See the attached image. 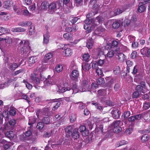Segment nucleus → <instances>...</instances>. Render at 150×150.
<instances>
[{
    "label": "nucleus",
    "mask_w": 150,
    "mask_h": 150,
    "mask_svg": "<svg viewBox=\"0 0 150 150\" xmlns=\"http://www.w3.org/2000/svg\"><path fill=\"white\" fill-rule=\"evenodd\" d=\"M149 139V137L146 135H144L141 137V140L143 142H145L147 141Z\"/></svg>",
    "instance_id": "nucleus-54"
},
{
    "label": "nucleus",
    "mask_w": 150,
    "mask_h": 150,
    "mask_svg": "<svg viewBox=\"0 0 150 150\" xmlns=\"http://www.w3.org/2000/svg\"><path fill=\"white\" fill-rule=\"evenodd\" d=\"M31 0H23V3L25 5H29L32 4Z\"/></svg>",
    "instance_id": "nucleus-59"
},
{
    "label": "nucleus",
    "mask_w": 150,
    "mask_h": 150,
    "mask_svg": "<svg viewBox=\"0 0 150 150\" xmlns=\"http://www.w3.org/2000/svg\"><path fill=\"white\" fill-rule=\"evenodd\" d=\"M123 11V10H122L120 9H117L116 11L115 12L113 11L110 12V15H109V17H112L115 16L122 13Z\"/></svg>",
    "instance_id": "nucleus-22"
},
{
    "label": "nucleus",
    "mask_w": 150,
    "mask_h": 150,
    "mask_svg": "<svg viewBox=\"0 0 150 150\" xmlns=\"http://www.w3.org/2000/svg\"><path fill=\"white\" fill-rule=\"evenodd\" d=\"M19 45L20 48L18 49H20L19 53L21 54H26L30 50L29 42L28 40L21 41Z\"/></svg>",
    "instance_id": "nucleus-3"
},
{
    "label": "nucleus",
    "mask_w": 150,
    "mask_h": 150,
    "mask_svg": "<svg viewBox=\"0 0 150 150\" xmlns=\"http://www.w3.org/2000/svg\"><path fill=\"white\" fill-rule=\"evenodd\" d=\"M70 121L71 122H74L76 119V117L75 115L73 114L70 115Z\"/></svg>",
    "instance_id": "nucleus-58"
},
{
    "label": "nucleus",
    "mask_w": 150,
    "mask_h": 150,
    "mask_svg": "<svg viewBox=\"0 0 150 150\" xmlns=\"http://www.w3.org/2000/svg\"><path fill=\"white\" fill-rule=\"evenodd\" d=\"M115 52L116 56L118 57L117 58L118 59L120 60L124 59V54L119 51H118L117 50H115Z\"/></svg>",
    "instance_id": "nucleus-23"
},
{
    "label": "nucleus",
    "mask_w": 150,
    "mask_h": 150,
    "mask_svg": "<svg viewBox=\"0 0 150 150\" xmlns=\"http://www.w3.org/2000/svg\"><path fill=\"white\" fill-rule=\"evenodd\" d=\"M139 66L136 65L134 67L133 71L132 72V73L133 75H136L138 73H139Z\"/></svg>",
    "instance_id": "nucleus-33"
},
{
    "label": "nucleus",
    "mask_w": 150,
    "mask_h": 150,
    "mask_svg": "<svg viewBox=\"0 0 150 150\" xmlns=\"http://www.w3.org/2000/svg\"><path fill=\"white\" fill-rule=\"evenodd\" d=\"M18 67L16 63H14L11 64L8 67L11 70H14Z\"/></svg>",
    "instance_id": "nucleus-40"
},
{
    "label": "nucleus",
    "mask_w": 150,
    "mask_h": 150,
    "mask_svg": "<svg viewBox=\"0 0 150 150\" xmlns=\"http://www.w3.org/2000/svg\"><path fill=\"white\" fill-rule=\"evenodd\" d=\"M9 112L10 115L13 116L15 115L16 113V109L13 107L10 108Z\"/></svg>",
    "instance_id": "nucleus-41"
},
{
    "label": "nucleus",
    "mask_w": 150,
    "mask_h": 150,
    "mask_svg": "<svg viewBox=\"0 0 150 150\" xmlns=\"http://www.w3.org/2000/svg\"><path fill=\"white\" fill-rule=\"evenodd\" d=\"M16 120L14 119H11L9 122L8 123L6 124L4 126V128L6 129H12L13 127L16 124Z\"/></svg>",
    "instance_id": "nucleus-8"
},
{
    "label": "nucleus",
    "mask_w": 150,
    "mask_h": 150,
    "mask_svg": "<svg viewBox=\"0 0 150 150\" xmlns=\"http://www.w3.org/2000/svg\"><path fill=\"white\" fill-rule=\"evenodd\" d=\"M126 63L127 65V69L128 71V72H129L130 69L129 67L132 66V65L133 63L131 61L129 60H127L126 61Z\"/></svg>",
    "instance_id": "nucleus-52"
},
{
    "label": "nucleus",
    "mask_w": 150,
    "mask_h": 150,
    "mask_svg": "<svg viewBox=\"0 0 150 150\" xmlns=\"http://www.w3.org/2000/svg\"><path fill=\"white\" fill-rule=\"evenodd\" d=\"M106 94V91L104 89L99 90L98 91L97 96L100 97L104 96Z\"/></svg>",
    "instance_id": "nucleus-36"
},
{
    "label": "nucleus",
    "mask_w": 150,
    "mask_h": 150,
    "mask_svg": "<svg viewBox=\"0 0 150 150\" xmlns=\"http://www.w3.org/2000/svg\"><path fill=\"white\" fill-rule=\"evenodd\" d=\"M12 4V2L10 1H5L3 3V7L6 9H9Z\"/></svg>",
    "instance_id": "nucleus-25"
},
{
    "label": "nucleus",
    "mask_w": 150,
    "mask_h": 150,
    "mask_svg": "<svg viewBox=\"0 0 150 150\" xmlns=\"http://www.w3.org/2000/svg\"><path fill=\"white\" fill-rule=\"evenodd\" d=\"M64 38L70 42H72L73 41L72 35L71 33H66L64 34Z\"/></svg>",
    "instance_id": "nucleus-21"
},
{
    "label": "nucleus",
    "mask_w": 150,
    "mask_h": 150,
    "mask_svg": "<svg viewBox=\"0 0 150 150\" xmlns=\"http://www.w3.org/2000/svg\"><path fill=\"white\" fill-rule=\"evenodd\" d=\"M23 71L24 70L23 69H21L19 70L16 71L13 73H12V75L13 76H15L20 73H22L23 72Z\"/></svg>",
    "instance_id": "nucleus-57"
},
{
    "label": "nucleus",
    "mask_w": 150,
    "mask_h": 150,
    "mask_svg": "<svg viewBox=\"0 0 150 150\" xmlns=\"http://www.w3.org/2000/svg\"><path fill=\"white\" fill-rule=\"evenodd\" d=\"M10 32L9 29H6L5 28L1 27V35L2 34H6L7 33H9Z\"/></svg>",
    "instance_id": "nucleus-43"
},
{
    "label": "nucleus",
    "mask_w": 150,
    "mask_h": 150,
    "mask_svg": "<svg viewBox=\"0 0 150 150\" xmlns=\"http://www.w3.org/2000/svg\"><path fill=\"white\" fill-rule=\"evenodd\" d=\"M29 25L30 26L29 28V34L30 35H33L34 34L35 32V27L34 25L32 24V23L31 24Z\"/></svg>",
    "instance_id": "nucleus-32"
},
{
    "label": "nucleus",
    "mask_w": 150,
    "mask_h": 150,
    "mask_svg": "<svg viewBox=\"0 0 150 150\" xmlns=\"http://www.w3.org/2000/svg\"><path fill=\"white\" fill-rule=\"evenodd\" d=\"M23 14L28 17H30L32 16V14L30 13L29 12L27 9H25L23 10Z\"/></svg>",
    "instance_id": "nucleus-48"
},
{
    "label": "nucleus",
    "mask_w": 150,
    "mask_h": 150,
    "mask_svg": "<svg viewBox=\"0 0 150 150\" xmlns=\"http://www.w3.org/2000/svg\"><path fill=\"white\" fill-rule=\"evenodd\" d=\"M28 124L30 125H32L34 124L36 121V119L34 117H29Z\"/></svg>",
    "instance_id": "nucleus-49"
},
{
    "label": "nucleus",
    "mask_w": 150,
    "mask_h": 150,
    "mask_svg": "<svg viewBox=\"0 0 150 150\" xmlns=\"http://www.w3.org/2000/svg\"><path fill=\"white\" fill-rule=\"evenodd\" d=\"M82 57L84 61L88 62L89 60L90 56L88 53H85L83 55Z\"/></svg>",
    "instance_id": "nucleus-44"
},
{
    "label": "nucleus",
    "mask_w": 150,
    "mask_h": 150,
    "mask_svg": "<svg viewBox=\"0 0 150 150\" xmlns=\"http://www.w3.org/2000/svg\"><path fill=\"white\" fill-rule=\"evenodd\" d=\"M48 8V12L50 13H53L57 9L56 4L54 2L50 4H49Z\"/></svg>",
    "instance_id": "nucleus-12"
},
{
    "label": "nucleus",
    "mask_w": 150,
    "mask_h": 150,
    "mask_svg": "<svg viewBox=\"0 0 150 150\" xmlns=\"http://www.w3.org/2000/svg\"><path fill=\"white\" fill-rule=\"evenodd\" d=\"M90 16L88 14L86 16L87 19L85 21L83 25L84 28L86 30V32L87 33L91 32L94 26L98 25L104 21V19L101 16L97 17L93 20L90 18L87 19Z\"/></svg>",
    "instance_id": "nucleus-2"
},
{
    "label": "nucleus",
    "mask_w": 150,
    "mask_h": 150,
    "mask_svg": "<svg viewBox=\"0 0 150 150\" xmlns=\"http://www.w3.org/2000/svg\"><path fill=\"white\" fill-rule=\"evenodd\" d=\"M112 23V20L109 21L107 22H105L104 23V25L107 28H109L111 26Z\"/></svg>",
    "instance_id": "nucleus-53"
},
{
    "label": "nucleus",
    "mask_w": 150,
    "mask_h": 150,
    "mask_svg": "<svg viewBox=\"0 0 150 150\" xmlns=\"http://www.w3.org/2000/svg\"><path fill=\"white\" fill-rule=\"evenodd\" d=\"M50 119L48 117H44L42 120L43 122L46 124H49L50 122Z\"/></svg>",
    "instance_id": "nucleus-61"
},
{
    "label": "nucleus",
    "mask_w": 150,
    "mask_h": 150,
    "mask_svg": "<svg viewBox=\"0 0 150 150\" xmlns=\"http://www.w3.org/2000/svg\"><path fill=\"white\" fill-rule=\"evenodd\" d=\"M128 143V142L126 141H125L124 140H122L119 141L117 142V144H116V146L117 147H118L121 146L126 144H127Z\"/></svg>",
    "instance_id": "nucleus-39"
},
{
    "label": "nucleus",
    "mask_w": 150,
    "mask_h": 150,
    "mask_svg": "<svg viewBox=\"0 0 150 150\" xmlns=\"http://www.w3.org/2000/svg\"><path fill=\"white\" fill-rule=\"evenodd\" d=\"M31 131L29 130L27 131L25 133V137L24 135L21 136V139L23 141H26L30 139V137L32 135Z\"/></svg>",
    "instance_id": "nucleus-9"
},
{
    "label": "nucleus",
    "mask_w": 150,
    "mask_h": 150,
    "mask_svg": "<svg viewBox=\"0 0 150 150\" xmlns=\"http://www.w3.org/2000/svg\"><path fill=\"white\" fill-rule=\"evenodd\" d=\"M73 129V127L71 126H69L66 127L65 128V132L67 137H68L72 135Z\"/></svg>",
    "instance_id": "nucleus-15"
},
{
    "label": "nucleus",
    "mask_w": 150,
    "mask_h": 150,
    "mask_svg": "<svg viewBox=\"0 0 150 150\" xmlns=\"http://www.w3.org/2000/svg\"><path fill=\"white\" fill-rule=\"evenodd\" d=\"M8 108H9L7 106H5L4 107L3 112V115L4 117H8Z\"/></svg>",
    "instance_id": "nucleus-34"
},
{
    "label": "nucleus",
    "mask_w": 150,
    "mask_h": 150,
    "mask_svg": "<svg viewBox=\"0 0 150 150\" xmlns=\"http://www.w3.org/2000/svg\"><path fill=\"white\" fill-rule=\"evenodd\" d=\"M23 82L26 85V87L29 89H31L32 87V85L30 84L29 83L25 80H24Z\"/></svg>",
    "instance_id": "nucleus-63"
},
{
    "label": "nucleus",
    "mask_w": 150,
    "mask_h": 150,
    "mask_svg": "<svg viewBox=\"0 0 150 150\" xmlns=\"http://www.w3.org/2000/svg\"><path fill=\"white\" fill-rule=\"evenodd\" d=\"M97 82L98 85H102L105 83L104 79L102 78H99L97 79Z\"/></svg>",
    "instance_id": "nucleus-50"
},
{
    "label": "nucleus",
    "mask_w": 150,
    "mask_h": 150,
    "mask_svg": "<svg viewBox=\"0 0 150 150\" xmlns=\"http://www.w3.org/2000/svg\"><path fill=\"white\" fill-rule=\"evenodd\" d=\"M62 69L63 67L62 66L59 64L58 65L55 67L56 71L58 72H59L62 71Z\"/></svg>",
    "instance_id": "nucleus-55"
},
{
    "label": "nucleus",
    "mask_w": 150,
    "mask_h": 150,
    "mask_svg": "<svg viewBox=\"0 0 150 150\" xmlns=\"http://www.w3.org/2000/svg\"><path fill=\"white\" fill-rule=\"evenodd\" d=\"M93 124V122L92 120L90 119H88L87 121L86 125H88L89 126V128L91 129H92Z\"/></svg>",
    "instance_id": "nucleus-45"
},
{
    "label": "nucleus",
    "mask_w": 150,
    "mask_h": 150,
    "mask_svg": "<svg viewBox=\"0 0 150 150\" xmlns=\"http://www.w3.org/2000/svg\"><path fill=\"white\" fill-rule=\"evenodd\" d=\"M120 69L119 66H116L113 68V72L115 74H118L120 73Z\"/></svg>",
    "instance_id": "nucleus-42"
},
{
    "label": "nucleus",
    "mask_w": 150,
    "mask_h": 150,
    "mask_svg": "<svg viewBox=\"0 0 150 150\" xmlns=\"http://www.w3.org/2000/svg\"><path fill=\"white\" fill-rule=\"evenodd\" d=\"M72 135L74 139H76L79 138V134L77 129L75 128L74 129Z\"/></svg>",
    "instance_id": "nucleus-29"
},
{
    "label": "nucleus",
    "mask_w": 150,
    "mask_h": 150,
    "mask_svg": "<svg viewBox=\"0 0 150 150\" xmlns=\"http://www.w3.org/2000/svg\"><path fill=\"white\" fill-rule=\"evenodd\" d=\"M79 130L84 137H86L88 134V130L86 129L85 126L84 125L81 126L79 128Z\"/></svg>",
    "instance_id": "nucleus-11"
},
{
    "label": "nucleus",
    "mask_w": 150,
    "mask_h": 150,
    "mask_svg": "<svg viewBox=\"0 0 150 150\" xmlns=\"http://www.w3.org/2000/svg\"><path fill=\"white\" fill-rule=\"evenodd\" d=\"M38 60V59L36 56H34L30 57L28 60V63L29 66H31Z\"/></svg>",
    "instance_id": "nucleus-16"
},
{
    "label": "nucleus",
    "mask_w": 150,
    "mask_h": 150,
    "mask_svg": "<svg viewBox=\"0 0 150 150\" xmlns=\"http://www.w3.org/2000/svg\"><path fill=\"white\" fill-rule=\"evenodd\" d=\"M142 116L144 120L147 119L150 117V113L149 111L142 114Z\"/></svg>",
    "instance_id": "nucleus-37"
},
{
    "label": "nucleus",
    "mask_w": 150,
    "mask_h": 150,
    "mask_svg": "<svg viewBox=\"0 0 150 150\" xmlns=\"http://www.w3.org/2000/svg\"><path fill=\"white\" fill-rule=\"evenodd\" d=\"M53 56V54L51 52L48 53L45 55V59H49L51 58Z\"/></svg>",
    "instance_id": "nucleus-64"
},
{
    "label": "nucleus",
    "mask_w": 150,
    "mask_h": 150,
    "mask_svg": "<svg viewBox=\"0 0 150 150\" xmlns=\"http://www.w3.org/2000/svg\"><path fill=\"white\" fill-rule=\"evenodd\" d=\"M76 30V28H74L73 29L72 28L70 27L66 28L65 29V31L68 32H75Z\"/></svg>",
    "instance_id": "nucleus-56"
},
{
    "label": "nucleus",
    "mask_w": 150,
    "mask_h": 150,
    "mask_svg": "<svg viewBox=\"0 0 150 150\" xmlns=\"http://www.w3.org/2000/svg\"><path fill=\"white\" fill-rule=\"evenodd\" d=\"M141 52L143 55L149 57H150V48L148 49L147 47L144 48L141 50Z\"/></svg>",
    "instance_id": "nucleus-14"
},
{
    "label": "nucleus",
    "mask_w": 150,
    "mask_h": 150,
    "mask_svg": "<svg viewBox=\"0 0 150 150\" xmlns=\"http://www.w3.org/2000/svg\"><path fill=\"white\" fill-rule=\"evenodd\" d=\"M49 33L48 30H46V33L43 35V44H47L49 41Z\"/></svg>",
    "instance_id": "nucleus-17"
},
{
    "label": "nucleus",
    "mask_w": 150,
    "mask_h": 150,
    "mask_svg": "<svg viewBox=\"0 0 150 150\" xmlns=\"http://www.w3.org/2000/svg\"><path fill=\"white\" fill-rule=\"evenodd\" d=\"M67 45H64L63 47H62V49H64L63 53L65 56L69 57L71 56L73 54V52L70 48H67Z\"/></svg>",
    "instance_id": "nucleus-7"
},
{
    "label": "nucleus",
    "mask_w": 150,
    "mask_h": 150,
    "mask_svg": "<svg viewBox=\"0 0 150 150\" xmlns=\"http://www.w3.org/2000/svg\"><path fill=\"white\" fill-rule=\"evenodd\" d=\"M93 43V41L92 38H90L87 40L86 42V47L88 49H91L92 47Z\"/></svg>",
    "instance_id": "nucleus-27"
},
{
    "label": "nucleus",
    "mask_w": 150,
    "mask_h": 150,
    "mask_svg": "<svg viewBox=\"0 0 150 150\" xmlns=\"http://www.w3.org/2000/svg\"><path fill=\"white\" fill-rule=\"evenodd\" d=\"M8 16L7 15L6 13L4 12H1V18L4 20H8Z\"/></svg>",
    "instance_id": "nucleus-46"
},
{
    "label": "nucleus",
    "mask_w": 150,
    "mask_h": 150,
    "mask_svg": "<svg viewBox=\"0 0 150 150\" xmlns=\"http://www.w3.org/2000/svg\"><path fill=\"white\" fill-rule=\"evenodd\" d=\"M44 83L47 86H50L54 84L55 83V82L53 81L52 79H46L44 81Z\"/></svg>",
    "instance_id": "nucleus-30"
},
{
    "label": "nucleus",
    "mask_w": 150,
    "mask_h": 150,
    "mask_svg": "<svg viewBox=\"0 0 150 150\" xmlns=\"http://www.w3.org/2000/svg\"><path fill=\"white\" fill-rule=\"evenodd\" d=\"M112 114L115 119L118 118L120 115L119 110L116 108L113 109L112 112Z\"/></svg>",
    "instance_id": "nucleus-18"
},
{
    "label": "nucleus",
    "mask_w": 150,
    "mask_h": 150,
    "mask_svg": "<svg viewBox=\"0 0 150 150\" xmlns=\"http://www.w3.org/2000/svg\"><path fill=\"white\" fill-rule=\"evenodd\" d=\"M3 145V148L6 149H8L10 146L6 140L2 139L1 140V144Z\"/></svg>",
    "instance_id": "nucleus-26"
},
{
    "label": "nucleus",
    "mask_w": 150,
    "mask_h": 150,
    "mask_svg": "<svg viewBox=\"0 0 150 150\" xmlns=\"http://www.w3.org/2000/svg\"><path fill=\"white\" fill-rule=\"evenodd\" d=\"M121 122L120 120H117L113 123L112 127L113 131L117 133L121 131V127L120 126Z\"/></svg>",
    "instance_id": "nucleus-5"
},
{
    "label": "nucleus",
    "mask_w": 150,
    "mask_h": 150,
    "mask_svg": "<svg viewBox=\"0 0 150 150\" xmlns=\"http://www.w3.org/2000/svg\"><path fill=\"white\" fill-rule=\"evenodd\" d=\"M31 24V22L30 21H23L19 23L18 24V25L23 27H25Z\"/></svg>",
    "instance_id": "nucleus-31"
},
{
    "label": "nucleus",
    "mask_w": 150,
    "mask_h": 150,
    "mask_svg": "<svg viewBox=\"0 0 150 150\" xmlns=\"http://www.w3.org/2000/svg\"><path fill=\"white\" fill-rule=\"evenodd\" d=\"M37 71L35 72L31 75L30 78L32 81L34 83L39 84L40 83L41 79L44 78L41 75V72L37 73Z\"/></svg>",
    "instance_id": "nucleus-4"
},
{
    "label": "nucleus",
    "mask_w": 150,
    "mask_h": 150,
    "mask_svg": "<svg viewBox=\"0 0 150 150\" xmlns=\"http://www.w3.org/2000/svg\"><path fill=\"white\" fill-rule=\"evenodd\" d=\"M91 104L95 105L97 109L101 110L103 109V107L99 105L98 103H97L93 102L91 103Z\"/></svg>",
    "instance_id": "nucleus-51"
},
{
    "label": "nucleus",
    "mask_w": 150,
    "mask_h": 150,
    "mask_svg": "<svg viewBox=\"0 0 150 150\" xmlns=\"http://www.w3.org/2000/svg\"><path fill=\"white\" fill-rule=\"evenodd\" d=\"M79 76V71L76 70H73L70 75L71 78L73 80H76Z\"/></svg>",
    "instance_id": "nucleus-13"
},
{
    "label": "nucleus",
    "mask_w": 150,
    "mask_h": 150,
    "mask_svg": "<svg viewBox=\"0 0 150 150\" xmlns=\"http://www.w3.org/2000/svg\"><path fill=\"white\" fill-rule=\"evenodd\" d=\"M136 90L139 92L144 93L147 91L145 83L144 81L141 82L140 85L137 86L136 87Z\"/></svg>",
    "instance_id": "nucleus-6"
},
{
    "label": "nucleus",
    "mask_w": 150,
    "mask_h": 150,
    "mask_svg": "<svg viewBox=\"0 0 150 150\" xmlns=\"http://www.w3.org/2000/svg\"><path fill=\"white\" fill-rule=\"evenodd\" d=\"M49 3L46 1L42 2L41 4V8L42 10H46L48 8Z\"/></svg>",
    "instance_id": "nucleus-35"
},
{
    "label": "nucleus",
    "mask_w": 150,
    "mask_h": 150,
    "mask_svg": "<svg viewBox=\"0 0 150 150\" xmlns=\"http://www.w3.org/2000/svg\"><path fill=\"white\" fill-rule=\"evenodd\" d=\"M105 29L101 27H100L97 28L95 31V33L96 35H99L100 34H102V33L104 31Z\"/></svg>",
    "instance_id": "nucleus-28"
},
{
    "label": "nucleus",
    "mask_w": 150,
    "mask_h": 150,
    "mask_svg": "<svg viewBox=\"0 0 150 150\" xmlns=\"http://www.w3.org/2000/svg\"><path fill=\"white\" fill-rule=\"evenodd\" d=\"M80 18L79 16L75 17H71L69 18V20L73 24L75 23Z\"/></svg>",
    "instance_id": "nucleus-47"
},
{
    "label": "nucleus",
    "mask_w": 150,
    "mask_h": 150,
    "mask_svg": "<svg viewBox=\"0 0 150 150\" xmlns=\"http://www.w3.org/2000/svg\"><path fill=\"white\" fill-rule=\"evenodd\" d=\"M91 68L90 65L88 63H83L82 65V71L83 73L88 71Z\"/></svg>",
    "instance_id": "nucleus-19"
},
{
    "label": "nucleus",
    "mask_w": 150,
    "mask_h": 150,
    "mask_svg": "<svg viewBox=\"0 0 150 150\" xmlns=\"http://www.w3.org/2000/svg\"><path fill=\"white\" fill-rule=\"evenodd\" d=\"M6 137L10 139H13L15 135V133L13 131H9L6 132L5 134Z\"/></svg>",
    "instance_id": "nucleus-24"
},
{
    "label": "nucleus",
    "mask_w": 150,
    "mask_h": 150,
    "mask_svg": "<svg viewBox=\"0 0 150 150\" xmlns=\"http://www.w3.org/2000/svg\"><path fill=\"white\" fill-rule=\"evenodd\" d=\"M113 23L112 27L113 28H118L120 26V23L117 20H112Z\"/></svg>",
    "instance_id": "nucleus-38"
},
{
    "label": "nucleus",
    "mask_w": 150,
    "mask_h": 150,
    "mask_svg": "<svg viewBox=\"0 0 150 150\" xmlns=\"http://www.w3.org/2000/svg\"><path fill=\"white\" fill-rule=\"evenodd\" d=\"M44 126V125L43 122H40L38 123L37 127L39 129H42L43 128Z\"/></svg>",
    "instance_id": "nucleus-60"
},
{
    "label": "nucleus",
    "mask_w": 150,
    "mask_h": 150,
    "mask_svg": "<svg viewBox=\"0 0 150 150\" xmlns=\"http://www.w3.org/2000/svg\"><path fill=\"white\" fill-rule=\"evenodd\" d=\"M89 85L88 82L85 79L82 80L81 85L78 89L77 88V86L76 85H74L72 88L68 87H64L62 88L61 90L60 88H59L58 91L59 92L63 93L66 91H69V95H71L73 93H76L79 91L83 92L88 91Z\"/></svg>",
    "instance_id": "nucleus-1"
},
{
    "label": "nucleus",
    "mask_w": 150,
    "mask_h": 150,
    "mask_svg": "<svg viewBox=\"0 0 150 150\" xmlns=\"http://www.w3.org/2000/svg\"><path fill=\"white\" fill-rule=\"evenodd\" d=\"M17 40V39L12 38L9 37H6L5 38H1V41H5V42L7 44H10L13 43L14 41H16Z\"/></svg>",
    "instance_id": "nucleus-10"
},
{
    "label": "nucleus",
    "mask_w": 150,
    "mask_h": 150,
    "mask_svg": "<svg viewBox=\"0 0 150 150\" xmlns=\"http://www.w3.org/2000/svg\"><path fill=\"white\" fill-rule=\"evenodd\" d=\"M91 63L92 64V68L93 69H96L98 68V65L97 62H93Z\"/></svg>",
    "instance_id": "nucleus-62"
},
{
    "label": "nucleus",
    "mask_w": 150,
    "mask_h": 150,
    "mask_svg": "<svg viewBox=\"0 0 150 150\" xmlns=\"http://www.w3.org/2000/svg\"><path fill=\"white\" fill-rule=\"evenodd\" d=\"M112 48L109 50L106 55H105V58L107 59V58H111L113 57L114 54H115V50Z\"/></svg>",
    "instance_id": "nucleus-20"
}]
</instances>
